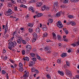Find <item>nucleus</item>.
<instances>
[{"mask_svg": "<svg viewBox=\"0 0 79 79\" xmlns=\"http://www.w3.org/2000/svg\"><path fill=\"white\" fill-rule=\"evenodd\" d=\"M75 77L77 79H79V75L77 74L75 76Z\"/></svg>", "mask_w": 79, "mask_h": 79, "instance_id": "5fc2aeb1", "label": "nucleus"}, {"mask_svg": "<svg viewBox=\"0 0 79 79\" xmlns=\"http://www.w3.org/2000/svg\"><path fill=\"white\" fill-rule=\"evenodd\" d=\"M14 10L16 11H18V7L15 6L14 7Z\"/></svg>", "mask_w": 79, "mask_h": 79, "instance_id": "864d4df0", "label": "nucleus"}, {"mask_svg": "<svg viewBox=\"0 0 79 79\" xmlns=\"http://www.w3.org/2000/svg\"><path fill=\"white\" fill-rule=\"evenodd\" d=\"M9 61H10V63H12L13 64H14V63H15V60H9Z\"/></svg>", "mask_w": 79, "mask_h": 79, "instance_id": "ea45409f", "label": "nucleus"}, {"mask_svg": "<svg viewBox=\"0 0 79 79\" xmlns=\"http://www.w3.org/2000/svg\"><path fill=\"white\" fill-rule=\"evenodd\" d=\"M35 73L36 74H38L39 73V70L36 69H35Z\"/></svg>", "mask_w": 79, "mask_h": 79, "instance_id": "a19ab883", "label": "nucleus"}, {"mask_svg": "<svg viewBox=\"0 0 79 79\" xmlns=\"http://www.w3.org/2000/svg\"><path fill=\"white\" fill-rule=\"evenodd\" d=\"M68 17L70 19H73L74 18V16L72 15H69L68 16Z\"/></svg>", "mask_w": 79, "mask_h": 79, "instance_id": "6ab92c4d", "label": "nucleus"}, {"mask_svg": "<svg viewBox=\"0 0 79 79\" xmlns=\"http://www.w3.org/2000/svg\"><path fill=\"white\" fill-rule=\"evenodd\" d=\"M36 31L37 33H39L40 32V29L39 28H37L36 29Z\"/></svg>", "mask_w": 79, "mask_h": 79, "instance_id": "412c9836", "label": "nucleus"}, {"mask_svg": "<svg viewBox=\"0 0 79 79\" xmlns=\"http://www.w3.org/2000/svg\"><path fill=\"white\" fill-rule=\"evenodd\" d=\"M43 37H46L48 35V34H47V32H45L43 34Z\"/></svg>", "mask_w": 79, "mask_h": 79, "instance_id": "4c0bfd02", "label": "nucleus"}, {"mask_svg": "<svg viewBox=\"0 0 79 79\" xmlns=\"http://www.w3.org/2000/svg\"><path fill=\"white\" fill-rule=\"evenodd\" d=\"M17 42V44H21V40H16Z\"/></svg>", "mask_w": 79, "mask_h": 79, "instance_id": "e433bc0d", "label": "nucleus"}, {"mask_svg": "<svg viewBox=\"0 0 79 79\" xmlns=\"http://www.w3.org/2000/svg\"><path fill=\"white\" fill-rule=\"evenodd\" d=\"M64 42H68V40L66 38L64 39Z\"/></svg>", "mask_w": 79, "mask_h": 79, "instance_id": "bf43d9fd", "label": "nucleus"}, {"mask_svg": "<svg viewBox=\"0 0 79 79\" xmlns=\"http://www.w3.org/2000/svg\"><path fill=\"white\" fill-rule=\"evenodd\" d=\"M52 10H53L54 11H56V8L55 7H53L52 8Z\"/></svg>", "mask_w": 79, "mask_h": 79, "instance_id": "052dcab7", "label": "nucleus"}, {"mask_svg": "<svg viewBox=\"0 0 79 79\" xmlns=\"http://www.w3.org/2000/svg\"><path fill=\"white\" fill-rule=\"evenodd\" d=\"M19 66L20 68H22L23 67V64L21 63H19Z\"/></svg>", "mask_w": 79, "mask_h": 79, "instance_id": "7c9ffc66", "label": "nucleus"}, {"mask_svg": "<svg viewBox=\"0 0 79 79\" xmlns=\"http://www.w3.org/2000/svg\"><path fill=\"white\" fill-rule=\"evenodd\" d=\"M3 53H6V50H5V49H3Z\"/></svg>", "mask_w": 79, "mask_h": 79, "instance_id": "69168bd1", "label": "nucleus"}, {"mask_svg": "<svg viewBox=\"0 0 79 79\" xmlns=\"http://www.w3.org/2000/svg\"><path fill=\"white\" fill-rule=\"evenodd\" d=\"M17 34H18V33H17V32L16 31H14L13 32V33L12 34V35L13 36H14L15 35H17Z\"/></svg>", "mask_w": 79, "mask_h": 79, "instance_id": "b1692460", "label": "nucleus"}, {"mask_svg": "<svg viewBox=\"0 0 79 79\" xmlns=\"http://www.w3.org/2000/svg\"><path fill=\"white\" fill-rule=\"evenodd\" d=\"M42 9V10L43 11H44V10H45V6H43L41 8Z\"/></svg>", "mask_w": 79, "mask_h": 79, "instance_id": "2f4dec72", "label": "nucleus"}, {"mask_svg": "<svg viewBox=\"0 0 79 79\" xmlns=\"http://www.w3.org/2000/svg\"><path fill=\"white\" fill-rule=\"evenodd\" d=\"M56 24L57 27H59V28H62L63 27V25L62 24V23H61L60 21H58Z\"/></svg>", "mask_w": 79, "mask_h": 79, "instance_id": "7ed1b4c3", "label": "nucleus"}, {"mask_svg": "<svg viewBox=\"0 0 79 79\" xmlns=\"http://www.w3.org/2000/svg\"><path fill=\"white\" fill-rule=\"evenodd\" d=\"M7 31H8V28H5V29L4 30V34H5L6 33V32H7Z\"/></svg>", "mask_w": 79, "mask_h": 79, "instance_id": "c03bdc74", "label": "nucleus"}, {"mask_svg": "<svg viewBox=\"0 0 79 79\" xmlns=\"http://www.w3.org/2000/svg\"><path fill=\"white\" fill-rule=\"evenodd\" d=\"M48 22L49 23H52V22H53V19H49Z\"/></svg>", "mask_w": 79, "mask_h": 79, "instance_id": "72a5a7b5", "label": "nucleus"}, {"mask_svg": "<svg viewBox=\"0 0 79 79\" xmlns=\"http://www.w3.org/2000/svg\"><path fill=\"white\" fill-rule=\"evenodd\" d=\"M2 6H3V3H0V8H1Z\"/></svg>", "mask_w": 79, "mask_h": 79, "instance_id": "e2e57ef3", "label": "nucleus"}, {"mask_svg": "<svg viewBox=\"0 0 79 79\" xmlns=\"http://www.w3.org/2000/svg\"><path fill=\"white\" fill-rule=\"evenodd\" d=\"M47 42H50V40L49 39H48L47 40Z\"/></svg>", "mask_w": 79, "mask_h": 79, "instance_id": "774afa93", "label": "nucleus"}, {"mask_svg": "<svg viewBox=\"0 0 79 79\" xmlns=\"http://www.w3.org/2000/svg\"><path fill=\"white\" fill-rule=\"evenodd\" d=\"M71 45L73 46L74 47H76V44L73 43V44H71Z\"/></svg>", "mask_w": 79, "mask_h": 79, "instance_id": "4d7b16f0", "label": "nucleus"}, {"mask_svg": "<svg viewBox=\"0 0 79 79\" xmlns=\"http://www.w3.org/2000/svg\"><path fill=\"white\" fill-rule=\"evenodd\" d=\"M10 67H11V68H14V66L12 65V64H10Z\"/></svg>", "mask_w": 79, "mask_h": 79, "instance_id": "338daca9", "label": "nucleus"}, {"mask_svg": "<svg viewBox=\"0 0 79 79\" xmlns=\"http://www.w3.org/2000/svg\"><path fill=\"white\" fill-rule=\"evenodd\" d=\"M66 64L67 66H69V62L68 61L66 62Z\"/></svg>", "mask_w": 79, "mask_h": 79, "instance_id": "0e129e2a", "label": "nucleus"}, {"mask_svg": "<svg viewBox=\"0 0 79 79\" xmlns=\"http://www.w3.org/2000/svg\"><path fill=\"white\" fill-rule=\"evenodd\" d=\"M2 74H3V75H5V74H6V71H5V70H3L2 71Z\"/></svg>", "mask_w": 79, "mask_h": 79, "instance_id": "c85d7f7f", "label": "nucleus"}, {"mask_svg": "<svg viewBox=\"0 0 79 79\" xmlns=\"http://www.w3.org/2000/svg\"><path fill=\"white\" fill-rule=\"evenodd\" d=\"M41 16L42 14L41 13H39L37 14L36 17H37V18H39V17H40V16Z\"/></svg>", "mask_w": 79, "mask_h": 79, "instance_id": "5701e85b", "label": "nucleus"}, {"mask_svg": "<svg viewBox=\"0 0 79 79\" xmlns=\"http://www.w3.org/2000/svg\"><path fill=\"white\" fill-rule=\"evenodd\" d=\"M67 56V54L66 53H62L61 54V56L62 57V58H64L65 56Z\"/></svg>", "mask_w": 79, "mask_h": 79, "instance_id": "f8f14e48", "label": "nucleus"}, {"mask_svg": "<svg viewBox=\"0 0 79 79\" xmlns=\"http://www.w3.org/2000/svg\"><path fill=\"white\" fill-rule=\"evenodd\" d=\"M37 38H33V39L32 40V43H34V42H35V40H36V39H37Z\"/></svg>", "mask_w": 79, "mask_h": 79, "instance_id": "c756f323", "label": "nucleus"}, {"mask_svg": "<svg viewBox=\"0 0 79 79\" xmlns=\"http://www.w3.org/2000/svg\"><path fill=\"white\" fill-rule=\"evenodd\" d=\"M63 15V12L62 11H60L59 12H57L55 15V17H59Z\"/></svg>", "mask_w": 79, "mask_h": 79, "instance_id": "39448f33", "label": "nucleus"}, {"mask_svg": "<svg viewBox=\"0 0 79 79\" xmlns=\"http://www.w3.org/2000/svg\"><path fill=\"white\" fill-rule=\"evenodd\" d=\"M23 60H29V57H24L23 58Z\"/></svg>", "mask_w": 79, "mask_h": 79, "instance_id": "8fccbe9b", "label": "nucleus"}, {"mask_svg": "<svg viewBox=\"0 0 79 79\" xmlns=\"http://www.w3.org/2000/svg\"><path fill=\"white\" fill-rule=\"evenodd\" d=\"M33 60L32 61H31L29 63V66H32V65H34L35 64V63L34 61V60Z\"/></svg>", "mask_w": 79, "mask_h": 79, "instance_id": "0eeeda50", "label": "nucleus"}, {"mask_svg": "<svg viewBox=\"0 0 79 79\" xmlns=\"http://www.w3.org/2000/svg\"><path fill=\"white\" fill-rule=\"evenodd\" d=\"M32 47L30 45H27L26 46V49L28 51V52H29V50H31V48Z\"/></svg>", "mask_w": 79, "mask_h": 79, "instance_id": "423d86ee", "label": "nucleus"}, {"mask_svg": "<svg viewBox=\"0 0 79 79\" xmlns=\"http://www.w3.org/2000/svg\"><path fill=\"white\" fill-rule=\"evenodd\" d=\"M45 10H49V7H45Z\"/></svg>", "mask_w": 79, "mask_h": 79, "instance_id": "680f3d73", "label": "nucleus"}, {"mask_svg": "<svg viewBox=\"0 0 79 79\" xmlns=\"http://www.w3.org/2000/svg\"><path fill=\"white\" fill-rule=\"evenodd\" d=\"M12 11V10L10 9H8L7 11H6L5 13V14L6 16H10L11 15V12Z\"/></svg>", "mask_w": 79, "mask_h": 79, "instance_id": "20e7f679", "label": "nucleus"}, {"mask_svg": "<svg viewBox=\"0 0 79 79\" xmlns=\"http://www.w3.org/2000/svg\"><path fill=\"white\" fill-rule=\"evenodd\" d=\"M47 28L46 27H44L43 28V31H46V30H47Z\"/></svg>", "mask_w": 79, "mask_h": 79, "instance_id": "49530a36", "label": "nucleus"}, {"mask_svg": "<svg viewBox=\"0 0 79 79\" xmlns=\"http://www.w3.org/2000/svg\"><path fill=\"white\" fill-rule=\"evenodd\" d=\"M31 72H35V69H34V68H31Z\"/></svg>", "mask_w": 79, "mask_h": 79, "instance_id": "13d9d810", "label": "nucleus"}, {"mask_svg": "<svg viewBox=\"0 0 79 79\" xmlns=\"http://www.w3.org/2000/svg\"><path fill=\"white\" fill-rule=\"evenodd\" d=\"M18 40H21L23 39V38L21 36H19L18 37Z\"/></svg>", "mask_w": 79, "mask_h": 79, "instance_id": "a18cd8bd", "label": "nucleus"}, {"mask_svg": "<svg viewBox=\"0 0 79 79\" xmlns=\"http://www.w3.org/2000/svg\"><path fill=\"white\" fill-rule=\"evenodd\" d=\"M11 2L13 4H16V2L15 1L13 0H11Z\"/></svg>", "mask_w": 79, "mask_h": 79, "instance_id": "de8ad7c7", "label": "nucleus"}, {"mask_svg": "<svg viewBox=\"0 0 79 79\" xmlns=\"http://www.w3.org/2000/svg\"><path fill=\"white\" fill-rule=\"evenodd\" d=\"M34 26V24L32 23H28V27H32Z\"/></svg>", "mask_w": 79, "mask_h": 79, "instance_id": "9b49d317", "label": "nucleus"}, {"mask_svg": "<svg viewBox=\"0 0 79 79\" xmlns=\"http://www.w3.org/2000/svg\"><path fill=\"white\" fill-rule=\"evenodd\" d=\"M57 73L59 74H60L61 76H64V72L63 71L58 70L57 71Z\"/></svg>", "mask_w": 79, "mask_h": 79, "instance_id": "6e6552de", "label": "nucleus"}, {"mask_svg": "<svg viewBox=\"0 0 79 79\" xmlns=\"http://www.w3.org/2000/svg\"><path fill=\"white\" fill-rule=\"evenodd\" d=\"M36 57L38 60H40V59H41V57L40 56H39V55H36Z\"/></svg>", "mask_w": 79, "mask_h": 79, "instance_id": "393cba45", "label": "nucleus"}, {"mask_svg": "<svg viewBox=\"0 0 79 79\" xmlns=\"http://www.w3.org/2000/svg\"><path fill=\"white\" fill-rule=\"evenodd\" d=\"M53 5H54L55 6H58V3L56 2L54 3Z\"/></svg>", "mask_w": 79, "mask_h": 79, "instance_id": "79ce46f5", "label": "nucleus"}, {"mask_svg": "<svg viewBox=\"0 0 79 79\" xmlns=\"http://www.w3.org/2000/svg\"><path fill=\"white\" fill-rule=\"evenodd\" d=\"M57 37L58 38V40H59L60 41H61V35H58Z\"/></svg>", "mask_w": 79, "mask_h": 79, "instance_id": "aec40b11", "label": "nucleus"}, {"mask_svg": "<svg viewBox=\"0 0 79 79\" xmlns=\"http://www.w3.org/2000/svg\"><path fill=\"white\" fill-rule=\"evenodd\" d=\"M9 37V35H4L3 36V37L5 39H6Z\"/></svg>", "mask_w": 79, "mask_h": 79, "instance_id": "f704fd0d", "label": "nucleus"}, {"mask_svg": "<svg viewBox=\"0 0 79 79\" xmlns=\"http://www.w3.org/2000/svg\"><path fill=\"white\" fill-rule=\"evenodd\" d=\"M64 73H65L69 77H71L72 76L71 72L68 69H65L64 70Z\"/></svg>", "mask_w": 79, "mask_h": 79, "instance_id": "f03ea898", "label": "nucleus"}, {"mask_svg": "<svg viewBox=\"0 0 79 79\" xmlns=\"http://www.w3.org/2000/svg\"><path fill=\"white\" fill-rule=\"evenodd\" d=\"M17 45V43L16 41H12L9 42L8 43L9 46L8 47L9 49L11 50L13 49V48L15 47Z\"/></svg>", "mask_w": 79, "mask_h": 79, "instance_id": "f257e3e1", "label": "nucleus"}, {"mask_svg": "<svg viewBox=\"0 0 79 79\" xmlns=\"http://www.w3.org/2000/svg\"><path fill=\"white\" fill-rule=\"evenodd\" d=\"M44 50L45 51H48V50H49V47H48V46H46L44 48Z\"/></svg>", "mask_w": 79, "mask_h": 79, "instance_id": "ddd939ff", "label": "nucleus"}, {"mask_svg": "<svg viewBox=\"0 0 79 79\" xmlns=\"http://www.w3.org/2000/svg\"><path fill=\"white\" fill-rule=\"evenodd\" d=\"M41 5L42 3L40 2H38L36 4V6H41Z\"/></svg>", "mask_w": 79, "mask_h": 79, "instance_id": "a211bd4d", "label": "nucleus"}, {"mask_svg": "<svg viewBox=\"0 0 79 79\" xmlns=\"http://www.w3.org/2000/svg\"><path fill=\"white\" fill-rule=\"evenodd\" d=\"M46 77L48 79H50V75L47 74L46 76Z\"/></svg>", "mask_w": 79, "mask_h": 79, "instance_id": "58836bf2", "label": "nucleus"}, {"mask_svg": "<svg viewBox=\"0 0 79 79\" xmlns=\"http://www.w3.org/2000/svg\"><path fill=\"white\" fill-rule=\"evenodd\" d=\"M70 24L71 26H75L76 23L74 21H71L70 22Z\"/></svg>", "mask_w": 79, "mask_h": 79, "instance_id": "4468645a", "label": "nucleus"}, {"mask_svg": "<svg viewBox=\"0 0 79 79\" xmlns=\"http://www.w3.org/2000/svg\"><path fill=\"white\" fill-rule=\"evenodd\" d=\"M52 35L53 36V37L54 39L56 40V34H55V33L54 32H53L52 33Z\"/></svg>", "mask_w": 79, "mask_h": 79, "instance_id": "dca6fc26", "label": "nucleus"}, {"mask_svg": "<svg viewBox=\"0 0 79 79\" xmlns=\"http://www.w3.org/2000/svg\"><path fill=\"white\" fill-rule=\"evenodd\" d=\"M29 73H26L25 74L23 75V77L25 78H27L28 77Z\"/></svg>", "mask_w": 79, "mask_h": 79, "instance_id": "9d476101", "label": "nucleus"}, {"mask_svg": "<svg viewBox=\"0 0 79 79\" xmlns=\"http://www.w3.org/2000/svg\"><path fill=\"white\" fill-rule=\"evenodd\" d=\"M10 6H12V3L11 2H9L7 6H9V7H10Z\"/></svg>", "mask_w": 79, "mask_h": 79, "instance_id": "09e8293b", "label": "nucleus"}, {"mask_svg": "<svg viewBox=\"0 0 79 79\" xmlns=\"http://www.w3.org/2000/svg\"><path fill=\"white\" fill-rule=\"evenodd\" d=\"M22 43L23 44H26V41L25 40H23L22 41Z\"/></svg>", "mask_w": 79, "mask_h": 79, "instance_id": "473e14b6", "label": "nucleus"}, {"mask_svg": "<svg viewBox=\"0 0 79 79\" xmlns=\"http://www.w3.org/2000/svg\"><path fill=\"white\" fill-rule=\"evenodd\" d=\"M69 0H64L63 1V3H67L69 2Z\"/></svg>", "mask_w": 79, "mask_h": 79, "instance_id": "4be33fe9", "label": "nucleus"}, {"mask_svg": "<svg viewBox=\"0 0 79 79\" xmlns=\"http://www.w3.org/2000/svg\"><path fill=\"white\" fill-rule=\"evenodd\" d=\"M22 55H25V51L23 50L22 52Z\"/></svg>", "mask_w": 79, "mask_h": 79, "instance_id": "6e6d98bb", "label": "nucleus"}, {"mask_svg": "<svg viewBox=\"0 0 79 79\" xmlns=\"http://www.w3.org/2000/svg\"><path fill=\"white\" fill-rule=\"evenodd\" d=\"M29 10L31 11L32 13H34V12H35V9L32 6L29 7Z\"/></svg>", "mask_w": 79, "mask_h": 79, "instance_id": "1a4fd4ad", "label": "nucleus"}, {"mask_svg": "<svg viewBox=\"0 0 79 79\" xmlns=\"http://www.w3.org/2000/svg\"><path fill=\"white\" fill-rule=\"evenodd\" d=\"M26 1L25 0L22 1L21 2V3L22 4H25V3H26Z\"/></svg>", "mask_w": 79, "mask_h": 79, "instance_id": "bb28decb", "label": "nucleus"}, {"mask_svg": "<svg viewBox=\"0 0 79 79\" xmlns=\"http://www.w3.org/2000/svg\"><path fill=\"white\" fill-rule=\"evenodd\" d=\"M33 37L34 38H37L38 36L36 33L34 32L33 33Z\"/></svg>", "mask_w": 79, "mask_h": 79, "instance_id": "2eb2a0df", "label": "nucleus"}, {"mask_svg": "<svg viewBox=\"0 0 79 79\" xmlns=\"http://www.w3.org/2000/svg\"><path fill=\"white\" fill-rule=\"evenodd\" d=\"M61 62V60H57V63H60Z\"/></svg>", "mask_w": 79, "mask_h": 79, "instance_id": "603ef678", "label": "nucleus"}, {"mask_svg": "<svg viewBox=\"0 0 79 79\" xmlns=\"http://www.w3.org/2000/svg\"><path fill=\"white\" fill-rule=\"evenodd\" d=\"M19 70L21 72H23V67H20L19 69Z\"/></svg>", "mask_w": 79, "mask_h": 79, "instance_id": "a878e982", "label": "nucleus"}, {"mask_svg": "<svg viewBox=\"0 0 79 79\" xmlns=\"http://www.w3.org/2000/svg\"><path fill=\"white\" fill-rule=\"evenodd\" d=\"M20 6L21 7H23V8H26V6L24 5H23V4H22L21 5H20Z\"/></svg>", "mask_w": 79, "mask_h": 79, "instance_id": "37998d69", "label": "nucleus"}, {"mask_svg": "<svg viewBox=\"0 0 79 79\" xmlns=\"http://www.w3.org/2000/svg\"><path fill=\"white\" fill-rule=\"evenodd\" d=\"M63 30L64 32H65V34H67V35H68V34H69V32H68V31L66 29H63Z\"/></svg>", "mask_w": 79, "mask_h": 79, "instance_id": "f3484780", "label": "nucleus"}, {"mask_svg": "<svg viewBox=\"0 0 79 79\" xmlns=\"http://www.w3.org/2000/svg\"><path fill=\"white\" fill-rule=\"evenodd\" d=\"M28 31L29 32H32V31H33V30L32 28H29Z\"/></svg>", "mask_w": 79, "mask_h": 79, "instance_id": "cd10ccee", "label": "nucleus"}, {"mask_svg": "<svg viewBox=\"0 0 79 79\" xmlns=\"http://www.w3.org/2000/svg\"><path fill=\"white\" fill-rule=\"evenodd\" d=\"M30 55L31 57H34L35 56V54L34 53H30Z\"/></svg>", "mask_w": 79, "mask_h": 79, "instance_id": "c9c22d12", "label": "nucleus"}, {"mask_svg": "<svg viewBox=\"0 0 79 79\" xmlns=\"http://www.w3.org/2000/svg\"><path fill=\"white\" fill-rule=\"evenodd\" d=\"M6 78L7 79H8V78L9 77V76L8 75V74L6 73Z\"/></svg>", "mask_w": 79, "mask_h": 79, "instance_id": "3c124183", "label": "nucleus"}]
</instances>
